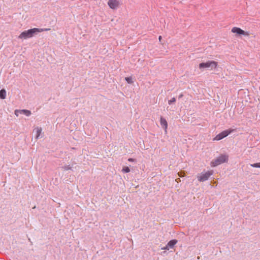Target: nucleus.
I'll return each mask as SVG.
<instances>
[{"instance_id": "1", "label": "nucleus", "mask_w": 260, "mask_h": 260, "mask_svg": "<svg viewBox=\"0 0 260 260\" xmlns=\"http://www.w3.org/2000/svg\"><path fill=\"white\" fill-rule=\"evenodd\" d=\"M50 29V28H31L22 32L18 36V38L20 39L25 40L32 37L35 34H37L39 32H43L44 31H48Z\"/></svg>"}, {"instance_id": "2", "label": "nucleus", "mask_w": 260, "mask_h": 260, "mask_svg": "<svg viewBox=\"0 0 260 260\" xmlns=\"http://www.w3.org/2000/svg\"><path fill=\"white\" fill-rule=\"evenodd\" d=\"M228 155L223 154L219 156L216 159L212 160L211 162L210 165L212 167H215L224 162H226L228 161Z\"/></svg>"}, {"instance_id": "3", "label": "nucleus", "mask_w": 260, "mask_h": 260, "mask_svg": "<svg viewBox=\"0 0 260 260\" xmlns=\"http://www.w3.org/2000/svg\"><path fill=\"white\" fill-rule=\"evenodd\" d=\"M217 65V62L214 60H209L206 62L200 63L199 67L200 69L211 68L212 70L216 68Z\"/></svg>"}, {"instance_id": "4", "label": "nucleus", "mask_w": 260, "mask_h": 260, "mask_svg": "<svg viewBox=\"0 0 260 260\" xmlns=\"http://www.w3.org/2000/svg\"><path fill=\"white\" fill-rule=\"evenodd\" d=\"M213 173V172L212 170L207 172H203L197 176V178L199 181L204 182L207 180Z\"/></svg>"}, {"instance_id": "5", "label": "nucleus", "mask_w": 260, "mask_h": 260, "mask_svg": "<svg viewBox=\"0 0 260 260\" xmlns=\"http://www.w3.org/2000/svg\"><path fill=\"white\" fill-rule=\"evenodd\" d=\"M234 131V129H229L227 130H225L217 135L216 137L214 138V140L215 141H219L224 138L227 137L229 135H230L231 133Z\"/></svg>"}, {"instance_id": "6", "label": "nucleus", "mask_w": 260, "mask_h": 260, "mask_svg": "<svg viewBox=\"0 0 260 260\" xmlns=\"http://www.w3.org/2000/svg\"><path fill=\"white\" fill-rule=\"evenodd\" d=\"M119 2L118 0H109L108 5L109 8L113 10L117 9L119 6Z\"/></svg>"}, {"instance_id": "7", "label": "nucleus", "mask_w": 260, "mask_h": 260, "mask_svg": "<svg viewBox=\"0 0 260 260\" xmlns=\"http://www.w3.org/2000/svg\"><path fill=\"white\" fill-rule=\"evenodd\" d=\"M232 32L237 35H243L244 36H248L249 34L247 31H245L239 27H234L232 29Z\"/></svg>"}, {"instance_id": "8", "label": "nucleus", "mask_w": 260, "mask_h": 260, "mask_svg": "<svg viewBox=\"0 0 260 260\" xmlns=\"http://www.w3.org/2000/svg\"><path fill=\"white\" fill-rule=\"evenodd\" d=\"M34 131L35 133V138L36 139L42 137V129L41 127H37L34 129Z\"/></svg>"}, {"instance_id": "9", "label": "nucleus", "mask_w": 260, "mask_h": 260, "mask_svg": "<svg viewBox=\"0 0 260 260\" xmlns=\"http://www.w3.org/2000/svg\"><path fill=\"white\" fill-rule=\"evenodd\" d=\"M160 123L161 126L164 128L165 133H167V128H168V122L166 119L161 117L160 119Z\"/></svg>"}, {"instance_id": "10", "label": "nucleus", "mask_w": 260, "mask_h": 260, "mask_svg": "<svg viewBox=\"0 0 260 260\" xmlns=\"http://www.w3.org/2000/svg\"><path fill=\"white\" fill-rule=\"evenodd\" d=\"M177 242L178 241L177 240H171L167 243L168 246H169L170 249L174 247L175 245L177 244Z\"/></svg>"}, {"instance_id": "11", "label": "nucleus", "mask_w": 260, "mask_h": 260, "mask_svg": "<svg viewBox=\"0 0 260 260\" xmlns=\"http://www.w3.org/2000/svg\"><path fill=\"white\" fill-rule=\"evenodd\" d=\"M17 112H20V114H23L27 116H29L31 115V112L29 110L23 109L20 111H17Z\"/></svg>"}, {"instance_id": "12", "label": "nucleus", "mask_w": 260, "mask_h": 260, "mask_svg": "<svg viewBox=\"0 0 260 260\" xmlns=\"http://www.w3.org/2000/svg\"><path fill=\"white\" fill-rule=\"evenodd\" d=\"M6 91L5 89H3L0 90V98L4 100L6 98Z\"/></svg>"}, {"instance_id": "13", "label": "nucleus", "mask_w": 260, "mask_h": 260, "mask_svg": "<svg viewBox=\"0 0 260 260\" xmlns=\"http://www.w3.org/2000/svg\"><path fill=\"white\" fill-rule=\"evenodd\" d=\"M72 167L70 166V165H65L63 167H62V169L64 171H68V170H72Z\"/></svg>"}, {"instance_id": "14", "label": "nucleus", "mask_w": 260, "mask_h": 260, "mask_svg": "<svg viewBox=\"0 0 260 260\" xmlns=\"http://www.w3.org/2000/svg\"><path fill=\"white\" fill-rule=\"evenodd\" d=\"M122 171L123 173H128L130 172V169L128 167H125L123 168Z\"/></svg>"}, {"instance_id": "15", "label": "nucleus", "mask_w": 260, "mask_h": 260, "mask_svg": "<svg viewBox=\"0 0 260 260\" xmlns=\"http://www.w3.org/2000/svg\"><path fill=\"white\" fill-rule=\"evenodd\" d=\"M250 166L253 168H260V162L259 163H255L253 164H250Z\"/></svg>"}, {"instance_id": "16", "label": "nucleus", "mask_w": 260, "mask_h": 260, "mask_svg": "<svg viewBox=\"0 0 260 260\" xmlns=\"http://www.w3.org/2000/svg\"><path fill=\"white\" fill-rule=\"evenodd\" d=\"M125 80L129 84H131L133 83L132 78L131 77H126L125 78Z\"/></svg>"}, {"instance_id": "17", "label": "nucleus", "mask_w": 260, "mask_h": 260, "mask_svg": "<svg viewBox=\"0 0 260 260\" xmlns=\"http://www.w3.org/2000/svg\"><path fill=\"white\" fill-rule=\"evenodd\" d=\"M176 101V99L173 97L171 100L168 101V104L169 105H171L172 104L175 103Z\"/></svg>"}, {"instance_id": "18", "label": "nucleus", "mask_w": 260, "mask_h": 260, "mask_svg": "<svg viewBox=\"0 0 260 260\" xmlns=\"http://www.w3.org/2000/svg\"><path fill=\"white\" fill-rule=\"evenodd\" d=\"M162 250H169L170 248L169 246H168V245L167 244L165 247H161V248Z\"/></svg>"}, {"instance_id": "19", "label": "nucleus", "mask_w": 260, "mask_h": 260, "mask_svg": "<svg viewBox=\"0 0 260 260\" xmlns=\"http://www.w3.org/2000/svg\"><path fill=\"white\" fill-rule=\"evenodd\" d=\"M17 111H20V110H16L15 111V114L17 117H18L19 116V114L20 113V112H17Z\"/></svg>"}, {"instance_id": "20", "label": "nucleus", "mask_w": 260, "mask_h": 260, "mask_svg": "<svg viewBox=\"0 0 260 260\" xmlns=\"http://www.w3.org/2000/svg\"><path fill=\"white\" fill-rule=\"evenodd\" d=\"M134 159L133 158H129L128 159V161H129V162H132V161H134Z\"/></svg>"}, {"instance_id": "21", "label": "nucleus", "mask_w": 260, "mask_h": 260, "mask_svg": "<svg viewBox=\"0 0 260 260\" xmlns=\"http://www.w3.org/2000/svg\"><path fill=\"white\" fill-rule=\"evenodd\" d=\"M183 95L182 93L180 94L179 95V98H181L182 97H183Z\"/></svg>"}, {"instance_id": "22", "label": "nucleus", "mask_w": 260, "mask_h": 260, "mask_svg": "<svg viewBox=\"0 0 260 260\" xmlns=\"http://www.w3.org/2000/svg\"><path fill=\"white\" fill-rule=\"evenodd\" d=\"M158 39H159V41H160L161 39V36H159V38H158Z\"/></svg>"}]
</instances>
